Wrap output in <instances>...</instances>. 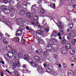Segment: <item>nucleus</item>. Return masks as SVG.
<instances>
[{
    "label": "nucleus",
    "mask_w": 76,
    "mask_h": 76,
    "mask_svg": "<svg viewBox=\"0 0 76 76\" xmlns=\"http://www.w3.org/2000/svg\"><path fill=\"white\" fill-rule=\"evenodd\" d=\"M1 63L2 64H4L5 63H4V61H2H2H1Z\"/></svg>",
    "instance_id": "e2e57ef3"
},
{
    "label": "nucleus",
    "mask_w": 76,
    "mask_h": 76,
    "mask_svg": "<svg viewBox=\"0 0 76 76\" xmlns=\"http://www.w3.org/2000/svg\"><path fill=\"white\" fill-rule=\"evenodd\" d=\"M67 38L68 39H70V36H67Z\"/></svg>",
    "instance_id": "774afa93"
},
{
    "label": "nucleus",
    "mask_w": 76,
    "mask_h": 76,
    "mask_svg": "<svg viewBox=\"0 0 76 76\" xmlns=\"http://www.w3.org/2000/svg\"><path fill=\"white\" fill-rule=\"evenodd\" d=\"M5 35L7 37H10V36L7 33H5Z\"/></svg>",
    "instance_id": "c03bdc74"
},
{
    "label": "nucleus",
    "mask_w": 76,
    "mask_h": 76,
    "mask_svg": "<svg viewBox=\"0 0 76 76\" xmlns=\"http://www.w3.org/2000/svg\"><path fill=\"white\" fill-rule=\"evenodd\" d=\"M26 1L23 2L22 4L24 6H28V5H27L26 4Z\"/></svg>",
    "instance_id": "79ce46f5"
},
{
    "label": "nucleus",
    "mask_w": 76,
    "mask_h": 76,
    "mask_svg": "<svg viewBox=\"0 0 76 76\" xmlns=\"http://www.w3.org/2000/svg\"><path fill=\"white\" fill-rule=\"evenodd\" d=\"M75 51H76V49L75 48H72L70 49L69 53L71 55H73L75 53Z\"/></svg>",
    "instance_id": "0eeeda50"
},
{
    "label": "nucleus",
    "mask_w": 76,
    "mask_h": 76,
    "mask_svg": "<svg viewBox=\"0 0 76 76\" xmlns=\"http://www.w3.org/2000/svg\"><path fill=\"white\" fill-rule=\"evenodd\" d=\"M27 66V65H26L24 64L23 65L22 67H23V68H26Z\"/></svg>",
    "instance_id": "de8ad7c7"
},
{
    "label": "nucleus",
    "mask_w": 76,
    "mask_h": 76,
    "mask_svg": "<svg viewBox=\"0 0 76 76\" xmlns=\"http://www.w3.org/2000/svg\"><path fill=\"white\" fill-rule=\"evenodd\" d=\"M59 66L60 68H61L62 66H61V64H59Z\"/></svg>",
    "instance_id": "338daca9"
},
{
    "label": "nucleus",
    "mask_w": 76,
    "mask_h": 76,
    "mask_svg": "<svg viewBox=\"0 0 76 76\" xmlns=\"http://www.w3.org/2000/svg\"><path fill=\"white\" fill-rule=\"evenodd\" d=\"M57 57V56L56 54H55L53 55V57H54V58H56Z\"/></svg>",
    "instance_id": "4d7b16f0"
},
{
    "label": "nucleus",
    "mask_w": 76,
    "mask_h": 76,
    "mask_svg": "<svg viewBox=\"0 0 76 76\" xmlns=\"http://www.w3.org/2000/svg\"><path fill=\"white\" fill-rule=\"evenodd\" d=\"M22 38H23V36L22 37V38H21L22 41H23L24 44H26V42H27V41H26V39H22Z\"/></svg>",
    "instance_id": "2f4dec72"
},
{
    "label": "nucleus",
    "mask_w": 76,
    "mask_h": 76,
    "mask_svg": "<svg viewBox=\"0 0 76 76\" xmlns=\"http://www.w3.org/2000/svg\"><path fill=\"white\" fill-rule=\"evenodd\" d=\"M33 18L34 19L36 20H37L38 19V16H37V15H34Z\"/></svg>",
    "instance_id": "f704fd0d"
},
{
    "label": "nucleus",
    "mask_w": 76,
    "mask_h": 76,
    "mask_svg": "<svg viewBox=\"0 0 76 76\" xmlns=\"http://www.w3.org/2000/svg\"><path fill=\"white\" fill-rule=\"evenodd\" d=\"M58 26L59 29H62L64 27V24L61 22L59 23H58Z\"/></svg>",
    "instance_id": "9d476101"
},
{
    "label": "nucleus",
    "mask_w": 76,
    "mask_h": 76,
    "mask_svg": "<svg viewBox=\"0 0 76 76\" xmlns=\"http://www.w3.org/2000/svg\"><path fill=\"white\" fill-rule=\"evenodd\" d=\"M25 60H29V56L26 55H25L23 56Z\"/></svg>",
    "instance_id": "4be33fe9"
},
{
    "label": "nucleus",
    "mask_w": 76,
    "mask_h": 76,
    "mask_svg": "<svg viewBox=\"0 0 76 76\" xmlns=\"http://www.w3.org/2000/svg\"><path fill=\"white\" fill-rule=\"evenodd\" d=\"M69 35L70 37H75L76 35V33L73 32L72 33H70Z\"/></svg>",
    "instance_id": "c85d7f7f"
},
{
    "label": "nucleus",
    "mask_w": 76,
    "mask_h": 76,
    "mask_svg": "<svg viewBox=\"0 0 76 76\" xmlns=\"http://www.w3.org/2000/svg\"><path fill=\"white\" fill-rule=\"evenodd\" d=\"M26 30L28 31V30L29 29V27L28 26H27V27L26 28Z\"/></svg>",
    "instance_id": "3c124183"
},
{
    "label": "nucleus",
    "mask_w": 76,
    "mask_h": 76,
    "mask_svg": "<svg viewBox=\"0 0 76 76\" xmlns=\"http://www.w3.org/2000/svg\"><path fill=\"white\" fill-rule=\"evenodd\" d=\"M39 35L41 36V37H45V34L42 33V31Z\"/></svg>",
    "instance_id": "72a5a7b5"
},
{
    "label": "nucleus",
    "mask_w": 76,
    "mask_h": 76,
    "mask_svg": "<svg viewBox=\"0 0 76 76\" xmlns=\"http://www.w3.org/2000/svg\"><path fill=\"white\" fill-rule=\"evenodd\" d=\"M25 26H23L22 25L20 26L19 28L20 30H22V31H23L25 30Z\"/></svg>",
    "instance_id": "a878e982"
},
{
    "label": "nucleus",
    "mask_w": 76,
    "mask_h": 76,
    "mask_svg": "<svg viewBox=\"0 0 76 76\" xmlns=\"http://www.w3.org/2000/svg\"><path fill=\"white\" fill-rule=\"evenodd\" d=\"M50 6L51 8H53V9H56V4L54 3H52L50 4Z\"/></svg>",
    "instance_id": "aec40b11"
},
{
    "label": "nucleus",
    "mask_w": 76,
    "mask_h": 76,
    "mask_svg": "<svg viewBox=\"0 0 76 76\" xmlns=\"http://www.w3.org/2000/svg\"><path fill=\"white\" fill-rule=\"evenodd\" d=\"M36 7H37V6H36L35 4H34V5H32L31 8V10L32 11H34V12H36Z\"/></svg>",
    "instance_id": "ddd939ff"
},
{
    "label": "nucleus",
    "mask_w": 76,
    "mask_h": 76,
    "mask_svg": "<svg viewBox=\"0 0 76 76\" xmlns=\"http://www.w3.org/2000/svg\"><path fill=\"white\" fill-rule=\"evenodd\" d=\"M76 4H75L74 5H72V7H73V8L74 9H76Z\"/></svg>",
    "instance_id": "5fc2aeb1"
},
{
    "label": "nucleus",
    "mask_w": 76,
    "mask_h": 76,
    "mask_svg": "<svg viewBox=\"0 0 76 76\" xmlns=\"http://www.w3.org/2000/svg\"><path fill=\"white\" fill-rule=\"evenodd\" d=\"M44 55L45 56H47V55H48V53L47 51H45L44 53Z\"/></svg>",
    "instance_id": "58836bf2"
},
{
    "label": "nucleus",
    "mask_w": 76,
    "mask_h": 76,
    "mask_svg": "<svg viewBox=\"0 0 76 76\" xmlns=\"http://www.w3.org/2000/svg\"><path fill=\"white\" fill-rule=\"evenodd\" d=\"M13 16L14 15L12 14H11L10 15V17H11V18H12V17H13Z\"/></svg>",
    "instance_id": "0e129e2a"
},
{
    "label": "nucleus",
    "mask_w": 76,
    "mask_h": 76,
    "mask_svg": "<svg viewBox=\"0 0 76 76\" xmlns=\"http://www.w3.org/2000/svg\"><path fill=\"white\" fill-rule=\"evenodd\" d=\"M3 34H1V35H0V38H1H1H2V37H3Z\"/></svg>",
    "instance_id": "864d4df0"
},
{
    "label": "nucleus",
    "mask_w": 76,
    "mask_h": 76,
    "mask_svg": "<svg viewBox=\"0 0 76 76\" xmlns=\"http://www.w3.org/2000/svg\"><path fill=\"white\" fill-rule=\"evenodd\" d=\"M42 31L40 30H38L37 31H36V34H39V35H40L41 34V32Z\"/></svg>",
    "instance_id": "7c9ffc66"
},
{
    "label": "nucleus",
    "mask_w": 76,
    "mask_h": 76,
    "mask_svg": "<svg viewBox=\"0 0 76 76\" xmlns=\"http://www.w3.org/2000/svg\"><path fill=\"white\" fill-rule=\"evenodd\" d=\"M18 56L19 58H22V54H19L18 55Z\"/></svg>",
    "instance_id": "a18cd8bd"
},
{
    "label": "nucleus",
    "mask_w": 76,
    "mask_h": 76,
    "mask_svg": "<svg viewBox=\"0 0 76 76\" xmlns=\"http://www.w3.org/2000/svg\"><path fill=\"white\" fill-rule=\"evenodd\" d=\"M3 2L5 4H7L8 3V1L6 0H4Z\"/></svg>",
    "instance_id": "37998d69"
},
{
    "label": "nucleus",
    "mask_w": 76,
    "mask_h": 76,
    "mask_svg": "<svg viewBox=\"0 0 76 76\" xmlns=\"http://www.w3.org/2000/svg\"><path fill=\"white\" fill-rule=\"evenodd\" d=\"M46 49L48 50V52H50V51L52 50V49H53V46H52L50 44H48L46 46Z\"/></svg>",
    "instance_id": "39448f33"
},
{
    "label": "nucleus",
    "mask_w": 76,
    "mask_h": 76,
    "mask_svg": "<svg viewBox=\"0 0 76 76\" xmlns=\"http://www.w3.org/2000/svg\"><path fill=\"white\" fill-rule=\"evenodd\" d=\"M6 72H8V73H10V74H11V72H10V71H9L7 70H6Z\"/></svg>",
    "instance_id": "bf43d9fd"
},
{
    "label": "nucleus",
    "mask_w": 76,
    "mask_h": 76,
    "mask_svg": "<svg viewBox=\"0 0 76 76\" xmlns=\"http://www.w3.org/2000/svg\"><path fill=\"white\" fill-rule=\"evenodd\" d=\"M61 43L62 44H65L66 43V39L64 38L63 37L62 38V39H61Z\"/></svg>",
    "instance_id": "6ab92c4d"
},
{
    "label": "nucleus",
    "mask_w": 76,
    "mask_h": 76,
    "mask_svg": "<svg viewBox=\"0 0 76 76\" xmlns=\"http://www.w3.org/2000/svg\"><path fill=\"white\" fill-rule=\"evenodd\" d=\"M55 33H56V34H57V36H58V37H59L61 36V35H62V34H61L60 33H59V32L57 33V32L56 31H55Z\"/></svg>",
    "instance_id": "e433bc0d"
},
{
    "label": "nucleus",
    "mask_w": 76,
    "mask_h": 76,
    "mask_svg": "<svg viewBox=\"0 0 76 76\" xmlns=\"http://www.w3.org/2000/svg\"><path fill=\"white\" fill-rule=\"evenodd\" d=\"M37 70L39 73H42V68L41 66H39L37 67Z\"/></svg>",
    "instance_id": "4468645a"
},
{
    "label": "nucleus",
    "mask_w": 76,
    "mask_h": 76,
    "mask_svg": "<svg viewBox=\"0 0 76 76\" xmlns=\"http://www.w3.org/2000/svg\"><path fill=\"white\" fill-rule=\"evenodd\" d=\"M0 9L3 11V12H4L6 10V7L5 5L2 6L0 7Z\"/></svg>",
    "instance_id": "f3484780"
},
{
    "label": "nucleus",
    "mask_w": 76,
    "mask_h": 76,
    "mask_svg": "<svg viewBox=\"0 0 76 76\" xmlns=\"http://www.w3.org/2000/svg\"><path fill=\"white\" fill-rule=\"evenodd\" d=\"M68 2L69 3H72V0H68Z\"/></svg>",
    "instance_id": "603ef678"
},
{
    "label": "nucleus",
    "mask_w": 76,
    "mask_h": 76,
    "mask_svg": "<svg viewBox=\"0 0 76 76\" xmlns=\"http://www.w3.org/2000/svg\"><path fill=\"white\" fill-rule=\"evenodd\" d=\"M65 50L61 49V51L63 54H66L68 50H69L71 47V45L69 44H66L65 45Z\"/></svg>",
    "instance_id": "f03ea898"
},
{
    "label": "nucleus",
    "mask_w": 76,
    "mask_h": 76,
    "mask_svg": "<svg viewBox=\"0 0 76 76\" xmlns=\"http://www.w3.org/2000/svg\"><path fill=\"white\" fill-rule=\"evenodd\" d=\"M42 2V0H39L38 3L39 4L41 3Z\"/></svg>",
    "instance_id": "6e6d98bb"
},
{
    "label": "nucleus",
    "mask_w": 76,
    "mask_h": 76,
    "mask_svg": "<svg viewBox=\"0 0 76 76\" xmlns=\"http://www.w3.org/2000/svg\"><path fill=\"white\" fill-rule=\"evenodd\" d=\"M29 63L33 67H37V64H36L35 63H34L33 61H30Z\"/></svg>",
    "instance_id": "2eb2a0df"
},
{
    "label": "nucleus",
    "mask_w": 76,
    "mask_h": 76,
    "mask_svg": "<svg viewBox=\"0 0 76 76\" xmlns=\"http://www.w3.org/2000/svg\"><path fill=\"white\" fill-rule=\"evenodd\" d=\"M16 41H19V38L18 37H15Z\"/></svg>",
    "instance_id": "49530a36"
},
{
    "label": "nucleus",
    "mask_w": 76,
    "mask_h": 76,
    "mask_svg": "<svg viewBox=\"0 0 76 76\" xmlns=\"http://www.w3.org/2000/svg\"><path fill=\"white\" fill-rule=\"evenodd\" d=\"M13 66L14 69H15L16 67L20 66V63H19V62L18 61H15L14 63Z\"/></svg>",
    "instance_id": "20e7f679"
},
{
    "label": "nucleus",
    "mask_w": 76,
    "mask_h": 76,
    "mask_svg": "<svg viewBox=\"0 0 76 76\" xmlns=\"http://www.w3.org/2000/svg\"><path fill=\"white\" fill-rule=\"evenodd\" d=\"M12 53L13 56L14 55H15L14 58L15 59H16V58H18V57L16 56V54H17V51H16V50L15 49H13L12 50Z\"/></svg>",
    "instance_id": "423d86ee"
},
{
    "label": "nucleus",
    "mask_w": 76,
    "mask_h": 76,
    "mask_svg": "<svg viewBox=\"0 0 76 76\" xmlns=\"http://www.w3.org/2000/svg\"><path fill=\"white\" fill-rule=\"evenodd\" d=\"M3 42L4 44L7 45V44L9 42V39H4L3 40Z\"/></svg>",
    "instance_id": "a211bd4d"
},
{
    "label": "nucleus",
    "mask_w": 76,
    "mask_h": 76,
    "mask_svg": "<svg viewBox=\"0 0 76 76\" xmlns=\"http://www.w3.org/2000/svg\"><path fill=\"white\" fill-rule=\"evenodd\" d=\"M21 31L19 30H17L16 31L15 35L16 37H20L22 35V33Z\"/></svg>",
    "instance_id": "1a4fd4ad"
},
{
    "label": "nucleus",
    "mask_w": 76,
    "mask_h": 76,
    "mask_svg": "<svg viewBox=\"0 0 76 76\" xmlns=\"http://www.w3.org/2000/svg\"><path fill=\"white\" fill-rule=\"evenodd\" d=\"M20 14L21 15H24L25 14V12L21 10L20 11Z\"/></svg>",
    "instance_id": "cd10ccee"
},
{
    "label": "nucleus",
    "mask_w": 76,
    "mask_h": 76,
    "mask_svg": "<svg viewBox=\"0 0 76 76\" xmlns=\"http://www.w3.org/2000/svg\"><path fill=\"white\" fill-rule=\"evenodd\" d=\"M10 11L11 12H14V10L13 9V8H11L10 9H9Z\"/></svg>",
    "instance_id": "ea45409f"
},
{
    "label": "nucleus",
    "mask_w": 76,
    "mask_h": 76,
    "mask_svg": "<svg viewBox=\"0 0 76 76\" xmlns=\"http://www.w3.org/2000/svg\"><path fill=\"white\" fill-rule=\"evenodd\" d=\"M32 24L33 25H34V26H38L39 28H40V30H41L42 32H43V31L46 32L45 34H47L49 31V28L48 27L44 28V27H41V26L39 25V24L37 21L32 23Z\"/></svg>",
    "instance_id": "f257e3e1"
},
{
    "label": "nucleus",
    "mask_w": 76,
    "mask_h": 76,
    "mask_svg": "<svg viewBox=\"0 0 76 76\" xmlns=\"http://www.w3.org/2000/svg\"><path fill=\"white\" fill-rule=\"evenodd\" d=\"M43 65L44 67H47V65L45 64H43Z\"/></svg>",
    "instance_id": "052dcab7"
},
{
    "label": "nucleus",
    "mask_w": 76,
    "mask_h": 76,
    "mask_svg": "<svg viewBox=\"0 0 76 76\" xmlns=\"http://www.w3.org/2000/svg\"><path fill=\"white\" fill-rule=\"evenodd\" d=\"M56 31L53 32L51 34V37H57V35L56 34Z\"/></svg>",
    "instance_id": "412c9836"
},
{
    "label": "nucleus",
    "mask_w": 76,
    "mask_h": 76,
    "mask_svg": "<svg viewBox=\"0 0 76 76\" xmlns=\"http://www.w3.org/2000/svg\"><path fill=\"white\" fill-rule=\"evenodd\" d=\"M16 7L18 9V10H19V9L20 7V5L19 3L17 4Z\"/></svg>",
    "instance_id": "c9c22d12"
},
{
    "label": "nucleus",
    "mask_w": 76,
    "mask_h": 76,
    "mask_svg": "<svg viewBox=\"0 0 76 76\" xmlns=\"http://www.w3.org/2000/svg\"><path fill=\"white\" fill-rule=\"evenodd\" d=\"M59 39H61H61H62V38H61V36H59Z\"/></svg>",
    "instance_id": "680f3d73"
},
{
    "label": "nucleus",
    "mask_w": 76,
    "mask_h": 76,
    "mask_svg": "<svg viewBox=\"0 0 76 76\" xmlns=\"http://www.w3.org/2000/svg\"><path fill=\"white\" fill-rule=\"evenodd\" d=\"M67 76H74V75H73V72H70L69 71H67Z\"/></svg>",
    "instance_id": "5701e85b"
},
{
    "label": "nucleus",
    "mask_w": 76,
    "mask_h": 76,
    "mask_svg": "<svg viewBox=\"0 0 76 76\" xmlns=\"http://www.w3.org/2000/svg\"><path fill=\"white\" fill-rule=\"evenodd\" d=\"M15 75H16L17 76H19V73H18V71H15Z\"/></svg>",
    "instance_id": "a19ab883"
},
{
    "label": "nucleus",
    "mask_w": 76,
    "mask_h": 76,
    "mask_svg": "<svg viewBox=\"0 0 76 76\" xmlns=\"http://www.w3.org/2000/svg\"><path fill=\"white\" fill-rule=\"evenodd\" d=\"M39 12L40 13V15L42 17H44L45 16V11L43 9L41 8L39 9Z\"/></svg>",
    "instance_id": "7ed1b4c3"
},
{
    "label": "nucleus",
    "mask_w": 76,
    "mask_h": 76,
    "mask_svg": "<svg viewBox=\"0 0 76 76\" xmlns=\"http://www.w3.org/2000/svg\"><path fill=\"white\" fill-rule=\"evenodd\" d=\"M4 13H5V14H6V15H9L10 14V10H7L6 9V10H5L4 11Z\"/></svg>",
    "instance_id": "393cba45"
},
{
    "label": "nucleus",
    "mask_w": 76,
    "mask_h": 76,
    "mask_svg": "<svg viewBox=\"0 0 76 76\" xmlns=\"http://www.w3.org/2000/svg\"><path fill=\"white\" fill-rule=\"evenodd\" d=\"M12 41H16V37H15L14 38H13L12 39Z\"/></svg>",
    "instance_id": "09e8293b"
},
{
    "label": "nucleus",
    "mask_w": 76,
    "mask_h": 76,
    "mask_svg": "<svg viewBox=\"0 0 76 76\" xmlns=\"http://www.w3.org/2000/svg\"><path fill=\"white\" fill-rule=\"evenodd\" d=\"M67 32H70V29L69 28L67 29Z\"/></svg>",
    "instance_id": "69168bd1"
},
{
    "label": "nucleus",
    "mask_w": 76,
    "mask_h": 76,
    "mask_svg": "<svg viewBox=\"0 0 76 76\" xmlns=\"http://www.w3.org/2000/svg\"><path fill=\"white\" fill-rule=\"evenodd\" d=\"M45 20H44L43 21V24H44V25H45V26H47V23L45 22Z\"/></svg>",
    "instance_id": "4c0bfd02"
},
{
    "label": "nucleus",
    "mask_w": 76,
    "mask_h": 76,
    "mask_svg": "<svg viewBox=\"0 0 76 76\" xmlns=\"http://www.w3.org/2000/svg\"><path fill=\"white\" fill-rule=\"evenodd\" d=\"M59 32L62 35H63L64 34V31L63 30L61 29L60 28L59 29Z\"/></svg>",
    "instance_id": "c756f323"
},
{
    "label": "nucleus",
    "mask_w": 76,
    "mask_h": 76,
    "mask_svg": "<svg viewBox=\"0 0 76 76\" xmlns=\"http://www.w3.org/2000/svg\"><path fill=\"white\" fill-rule=\"evenodd\" d=\"M23 22V21L22 20V19H18L16 21V23L17 25H20V23H22Z\"/></svg>",
    "instance_id": "9b49d317"
},
{
    "label": "nucleus",
    "mask_w": 76,
    "mask_h": 76,
    "mask_svg": "<svg viewBox=\"0 0 76 76\" xmlns=\"http://www.w3.org/2000/svg\"><path fill=\"white\" fill-rule=\"evenodd\" d=\"M26 5H27H27H28H28H31V3H30V2H28L27 3H26Z\"/></svg>",
    "instance_id": "13d9d810"
},
{
    "label": "nucleus",
    "mask_w": 76,
    "mask_h": 76,
    "mask_svg": "<svg viewBox=\"0 0 76 76\" xmlns=\"http://www.w3.org/2000/svg\"><path fill=\"white\" fill-rule=\"evenodd\" d=\"M34 59L36 61H40L41 60V58L39 56H34Z\"/></svg>",
    "instance_id": "f8f14e48"
},
{
    "label": "nucleus",
    "mask_w": 76,
    "mask_h": 76,
    "mask_svg": "<svg viewBox=\"0 0 76 76\" xmlns=\"http://www.w3.org/2000/svg\"><path fill=\"white\" fill-rule=\"evenodd\" d=\"M3 22L5 23H6V25H7V26H9L10 25V23L8 21H5L4 20Z\"/></svg>",
    "instance_id": "bb28decb"
},
{
    "label": "nucleus",
    "mask_w": 76,
    "mask_h": 76,
    "mask_svg": "<svg viewBox=\"0 0 76 76\" xmlns=\"http://www.w3.org/2000/svg\"><path fill=\"white\" fill-rule=\"evenodd\" d=\"M63 65L64 67H67V65H66V64L63 63Z\"/></svg>",
    "instance_id": "8fccbe9b"
},
{
    "label": "nucleus",
    "mask_w": 76,
    "mask_h": 76,
    "mask_svg": "<svg viewBox=\"0 0 76 76\" xmlns=\"http://www.w3.org/2000/svg\"><path fill=\"white\" fill-rule=\"evenodd\" d=\"M37 40H39L38 42L41 44H43L44 43V41L42 40V39H41V38H39V37H37Z\"/></svg>",
    "instance_id": "dca6fc26"
},
{
    "label": "nucleus",
    "mask_w": 76,
    "mask_h": 76,
    "mask_svg": "<svg viewBox=\"0 0 76 76\" xmlns=\"http://www.w3.org/2000/svg\"><path fill=\"white\" fill-rule=\"evenodd\" d=\"M32 14L31 13L28 12L26 14V17L28 19H32V17L31 16Z\"/></svg>",
    "instance_id": "6e6552de"
},
{
    "label": "nucleus",
    "mask_w": 76,
    "mask_h": 76,
    "mask_svg": "<svg viewBox=\"0 0 76 76\" xmlns=\"http://www.w3.org/2000/svg\"><path fill=\"white\" fill-rule=\"evenodd\" d=\"M76 39H74L72 40V44L73 46H75V45L76 44Z\"/></svg>",
    "instance_id": "b1692460"
},
{
    "label": "nucleus",
    "mask_w": 76,
    "mask_h": 76,
    "mask_svg": "<svg viewBox=\"0 0 76 76\" xmlns=\"http://www.w3.org/2000/svg\"><path fill=\"white\" fill-rule=\"evenodd\" d=\"M69 28L72 29L73 28V25L72 24H69Z\"/></svg>",
    "instance_id": "473e14b6"
}]
</instances>
